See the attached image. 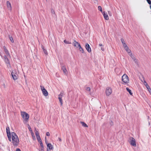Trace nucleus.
I'll return each mask as SVG.
<instances>
[{
  "instance_id": "nucleus-1",
  "label": "nucleus",
  "mask_w": 151,
  "mask_h": 151,
  "mask_svg": "<svg viewBox=\"0 0 151 151\" xmlns=\"http://www.w3.org/2000/svg\"><path fill=\"white\" fill-rule=\"evenodd\" d=\"M11 139L12 140V142L14 146H17L19 142V140L18 136L14 132L11 133Z\"/></svg>"
},
{
  "instance_id": "nucleus-2",
  "label": "nucleus",
  "mask_w": 151,
  "mask_h": 151,
  "mask_svg": "<svg viewBox=\"0 0 151 151\" xmlns=\"http://www.w3.org/2000/svg\"><path fill=\"white\" fill-rule=\"evenodd\" d=\"M21 115L24 120V123H27L28 122L29 118V115L27 113L24 111L21 112Z\"/></svg>"
},
{
  "instance_id": "nucleus-3",
  "label": "nucleus",
  "mask_w": 151,
  "mask_h": 151,
  "mask_svg": "<svg viewBox=\"0 0 151 151\" xmlns=\"http://www.w3.org/2000/svg\"><path fill=\"white\" fill-rule=\"evenodd\" d=\"M122 81L125 84H127L129 82V80L127 75L126 74H124L122 77Z\"/></svg>"
},
{
  "instance_id": "nucleus-4",
  "label": "nucleus",
  "mask_w": 151,
  "mask_h": 151,
  "mask_svg": "<svg viewBox=\"0 0 151 151\" xmlns=\"http://www.w3.org/2000/svg\"><path fill=\"white\" fill-rule=\"evenodd\" d=\"M8 57L10 58L9 57L7 56V55H4V60L8 68H11V65Z\"/></svg>"
},
{
  "instance_id": "nucleus-5",
  "label": "nucleus",
  "mask_w": 151,
  "mask_h": 151,
  "mask_svg": "<svg viewBox=\"0 0 151 151\" xmlns=\"http://www.w3.org/2000/svg\"><path fill=\"white\" fill-rule=\"evenodd\" d=\"M112 89L111 88L107 87L106 88L105 90V94L107 96H109L112 93Z\"/></svg>"
},
{
  "instance_id": "nucleus-6",
  "label": "nucleus",
  "mask_w": 151,
  "mask_h": 151,
  "mask_svg": "<svg viewBox=\"0 0 151 151\" xmlns=\"http://www.w3.org/2000/svg\"><path fill=\"white\" fill-rule=\"evenodd\" d=\"M129 142L130 145L134 147H136V145L135 139L132 137H130L129 139Z\"/></svg>"
},
{
  "instance_id": "nucleus-7",
  "label": "nucleus",
  "mask_w": 151,
  "mask_h": 151,
  "mask_svg": "<svg viewBox=\"0 0 151 151\" xmlns=\"http://www.w3.org/2000/svg\"><path fill=\"white\" fill-rule=\"evenodd\" d=\"M40 87L43 95L45 96H47L48 95V93L46 89L43 86H40Z\"/></svg>"
},
{
  "instance_id": "nucleus-8",
  "label": "nucleus",
  "mask_w": 151,
  "mask_h": 151,
  "mask_svg": "<svg viewBox=\"0 0 151 151\" xmlns=\"http://www.w3.org/2000/svg\"><path fill=\"white\" fill-rule=\"evenodd\" d=\"M45 143L47 144V151H50V150H52L53 149V147L52 145H51V143H48L46 141V138L45 137Z\"/></svg>"
},
{
  "instance_id": "nucleus-9",
  "label": "nucleus",
  "mask_w": 151,
  "mask_h": 151,
  "mask_svg": "<svg viewBox=\"0 0 151 151\" xmlns=\"http://www.w3.org/2000/svg\"><path fill=\"white\" fill-rule=\"evenodd\" d=\"M6 132L9 140L11 142V133H10V129L9 127H6Z\"/></svg>"
},
{
  "instance_id": "nucleus-10",
  "label": "nucleus",
  "mask_w": 151,
  "mask_h": 151,
  "mask_svg": "<svg viewBox=\"0 0 151 151\" xmlns=\"http://www.w3.org/2000/svg\"><path fill=\"white\" fill-rule=\"evenodd\" d=\"M12 75L13 79L14 80H17V79L18 78V75L17 73V72H12Z\"/></svg>"
},
{
  "instance_id": "nucleus-11",
  "label": "nucleus",
  "mask_w": 151,
  "mask_h": 151,
  "mask_svg": "<svg viewBox=\"0 0 151 151\" xmlns=\"http://www.w3.org/2000/svg\"><path fill=\"white\" fill-rule=\"evenodd\" d=\"M125 50L127 51V52L129 55L130 57L132 58L133 59H134V57L132 54L131 53V50L128 47H127V49H125Z\"/></svg>"
},
{
  "instance_id": "nucleus-12",
  "label": "nucleus",
  "mask_w": 151,
  "mask_h": 151,
  "mask_svg": "<svg viewBox=\"0 0 151 151\" xmlns=\"http://www.w3.org/2000/svg\"><path fill=\"white\" fill-rule=\"evenodd\" d=\"M73 44L74 46L77 49L81 46L80 43H78L76 41H74L73 42Z\"/></svg>"
},
{
  "instance_id": "nucleus-13",
  "label": "nucleus",
  "mask_w": 151,
  "mask_h": 151,
  "mask_svg": "<svg viewBox=\"0 0 151 151\" xmlns=\"http://www.w3.org/2000/svg\"><path fill=\"white\" fill-rule=\"evenodd\" d=\"M85 48L88 52H91V48L88 43H86L85 46Z\"/></svg>"
},
{
  "instance_id": "nucleus-14",
  "label": "nucleus",
  "mask_w": 151,
  "mask_h": 151,
  "mask_svg": "<svg viewBox=\"0 0 151 151\" xmlns=\"http://www.w3.org/2000/svg\"><path fill=\"white\" fill-rule=\"evenodd\" d=\"M3 48L4 51L5 52V54L6 55H7V56H8V57H9L10 58L11 56L10 55L9 53L8 50L6 49V47L5 46H4Z\"/></svg>"
},
{
  "instance_id": "nucleus-15",
  "label": "nucleus",
  "mask_w": 151,
  "mask_h": 151,
  "mask_svg": "<svg viewBox=\"0 0 151 151\" xmlns=\"http://www.w3.org/2000/svg\"><path fill=\"white\" fill-rule=\"evenodd\" d=\"M6 6L9 10H11L12 7L10 3L8 1H7L6 2Z\"/></svg>"
},
{
  "instance_id": "nucleus-16",
  "label": "nucleus",
  "mask_w": 151,
  "mask_h": 151,
  "mask_svg": "<svg viewBox=\"0 0 151 151\" xmlns=\"http://www.w3.org/2000/svg\"><path fill=\"white\" fill-rule=\"evenodd\" d=\"M61 69L65 74L67 75V74L68 71L65 66H62Z\"/></svg>"
},
{
  "instance_id": "nucleus-17",
  "label": "nucleus",
  "mask_w": 151,
  "mask_h": 151,
  "mask_svg": "<svg viewBox=\"0 0 151 151\" xmlns=\"http://www.w3.org/2000/svg\"><path fill=\"white\" fill-rule=\"evenodd\" d=\"M104 19L106 20H108L109 19V17L107 14L106 13L104 12L102 13Z\"/></svg>"
},
{
  "instance_id": "nucleus-18",
  "label": "nucleus",
  "mask_w": 151,
  "mask_h": 151,
  "mask_svg": "<svg viewBox=\"0 0 151 151\" xmlns=\"http://www.w3.org/2000/svg\"><path fill=\"white\" fill-rule=\"evenodd\" d=\"M62 96H63V94L62 93H60L58 96V98L61 104V105H62V104H63V101L62 99Z\"/></svg>"
},
{
  "instance_id": "nucleus-19",
  "label": "nucleus",
  "mask_w": 151,
  "mask_h": 151,
  "mask_svg": "<svg viewBox=\"0 0 151 151\" xmlns=\"http://www.w3.org/2000/svg\"><path fill=\"white\" fill-rule=\"evenodd\" d=\"M78 49L79 50L80 52L82 53H84V52L83 49L81 47V46L79 47Z\"/></svg>"
},
{
  "instance_id": "nucleus-20",
  "label": "nucleus",
  "mask_w": 151,
  "mask_h": 151,
  "mask_svg": "<svg viewBox=\"0 0 151 151\" xmlns=\"http://www.w3.org/2000/svg\"><path fill=\"white\" fill-rule=\"evenodd\" d=\"M127 91L129 93V94L131 95H132V92L131 90H130L128 88H126Z\"/></svg>"
},
{
  "instance_id": "nucleus-21",
  "label": "nucleus",
  "mask_w": 151,
  "mask_h": 151,
  "mask_svg": "<svg viewBox=\"0 0 151 151\" xmlns=\"http://www.w3.org/2000/svg\"><path fill=\"white\" fill-rule=\"evenodd\" d=\"M81 123L82 124V125L83 126V127H88V125L86 123H85L84 122H81Z\"/></svg>"
},
{
  "instance_id": "nucleus-22",
  "label": "nucleus",
  "mask_w": 151,
  "mask_h": 151,
  "mask_svg": "<svg viewBox=\"0 0 151 151\" xmlns=\"http://www.w3.org/2000/svg\"><path fill=\"white\" fill-rule=\"evenodd\" d=\"M42 49L43 50V51L44 53L46 55H47V50L44 49L43 46H42Z\"/></svg>"
},
{
  "instance_id": "nucleus-23",
  "label": "nucleus",
  "mask_w": 151,
  "mask_h": 151,
  "mask_svg": "<svg viewBox=\"0 0 151 151\" xmlns=\"http://www.w3.org/2000/svg\"><path fill=\"white\" fill-rule=\"evenodd\" d=\"M35 134L36 135V136L40 135L39 132H38V131H37V130L36 129H35Z\"/></svg>"
},
{
  "instance_id": "nucleus-24",
  "label": "nucleus",
  "mask_w": 151,
  "mask_h": 151,
  "mask_svg": "<svg viewBox=\"0 0 151 151\" xmlns=\"http://www.w3.org/2000/svg\"><path fill=\"white\" fill-rule=\"evenodd\" d=\"M38 142L42 141L41 139L40 136V135L36 136Z\"/></svg>"
},
{
  "instance_id": "nucleus-25",
  "label": "nucleus",
  "mask_w": 151,
  "mask_h": 151,
  "mask_svg": "<svg viewBox=\"0 0 151 151\" xmlns=\"http://www.w3.org/2000/svg\"><path fill=\"white\" fill-rule=\"evenodd\" d=\"M39 142V143L40 144V148H44V146L43 145V144L42 142V141H40Z\"/></svg>"
},
{
  "instance_id": "nucleus-26",
  "label": "nucleus",
  "mask_w": 151,
  "mask_h": 151,
  "mask_svg": "<svg viewBox=\"0 0 151 151\" xmlns=\"http://www.w3.org/2000/svg\"><path fill=\"white\" fill-rule=\"evenodd\" d=\"M98 9L102 13L103 12L102 7L101 6H98Z\"/></svg>"
},
{
  "instance_id": "nucleus-27",
  "label": "nucleus",
  "mask_w": 151,
  "mask_h": 151,
  "mask_svg": "<svg viewBox=\"0 0 151 151\" xmlns=\"http://www.w3.org/2000/svg\"><path fill=\"white\" fill-rule=\"evenodd\" d=\"M31 133V135L32 136V138H33V140H35V136H34V134L33 133V132H32Z\"/></svg>"
},
{
  "instance_id": "nucleus-28",
  "label": "nucleus",
  "mask_w": 151,
  "mask_h": 151,
  "mask_svg": "<svg viewBox=\"0 0 151 151\" xmlns=\"http://www.w3.org/2000/svg\"><path fill=\"white\" fill-rule=\"evenodd\" d=\"M121 40L123 45L126 43L123 39H121Z\"/></svg>"
},
{
  "instance_id": "nucleus-29",
  "label": "nucleus",
  "mask_w": 151,
  "mask_h": 151,
  "mask_svg": "<svg viewBox=\"0 0 151 151\" xmlns=\"http://www.w3.org/2000/svg\"><path fill=\"white\" fill-rule=\"evenodd\" d=\"M123 46L124 47V49H126L127 48V47H128V46H127V44L125 43L123 45Z\"/></svg>"
},
{
  "instance_id": "nucleus-30",
  "label": "nucleus",
  "mask_w": 151,
  "mask_h": 151,
  "mask_svg": "<svg viewBox=\"0 0 151 151\" xmlns=\"http://www.w3.org/2000/svg\"><path fill=\"white\" fill-rule=\"evenodd\" d=\"M64 42L66 44H70V42L69 41H66V40H65L64 41Z\"/></svg>"
},
{
  "instance_id": "nucleus-31",
  "label": "nucleus",
  "mask_w": 151,
  "mask_h": 151,
  "mask_svg": "<svg viewBox=\"0 0 151 151\" xmlns=\"http://www.w3.org/2000/svg\"><path fill=\"white\" fill-rule=\"evenodd\" d=\"M86 90L87 91H90L91 90V89L89 87H87L86 88Z\"/></svg>"
},
{
  "instance_id": "nucleus-32",
  "label": "nucleus",
  "mask_w": 151,
  "mask_h": 151,
  "mask_svg": "<svg viewBox=\"0 0 151 151\" xmlns=\"http://www.w3.org/2000/svg\"><path fill=\"white\" fill-rule=\"evenodd\" d=\"M9 39H10V41H11V42H14V40H13V38L12 37H9Z\"/></svg>"
},
{
  "instance_id": "nucleus-33",
  "label": "nucleus",
  "mask_w": 151,
  "mask_h": 151,
  "mask_svg": "<svg viewBox=\"0 0 151 151\" xmlns=\"http://www.w3.org/2000/svg\"><path fill=\"white\" fill-rule=\"evenodd\" d=\"M28 129H29V131H30V132L31 133L32 132H33L32 130L31 129V128L30 126H29L28 127Z\"/></svg>"
},
{
  "instance_id": "nucleus-34",
  "label": "nucleus",
  "mask_w": 151,
  "mask_h": 151,
  "mask_svg": "<svg viewBox=\"0 0 151 151\" xmlns=\"http://www.w3.org/2000/svg\"><path fill=\"white\" fill-rule=\"evenodd\" d=\"M146 88H147V89H148V91H149L150 89H151L150 87L148 85H147V86H146Z\"/></svg>"
},
{
  "instance_id": "nucleus-35",
  "label": "nucleus",
  "mask_w": 151,
  "mask_h": 151,
  "mask_svg": "<svg viewBox=\"0 0 151 151\" xmlns=\"http://www.w3.org/2000/svg\"><path fill=\"white\" fill-rule=\"evenodd\" d=\"M50 133L49 132H47L46 133V135L47 136H50Z\"/></svg>"
},
{
  "instance_id": "nucleus-36",
  "label": "nucleus",
  "mask_w": 151,
  "mask_h": 151,
  "mask_svg": "<svg viewBox=\"0 0 151 151\" xmlns=\"http://www.w3.org/2000/svg\"><path fill=\"white\" fill-rule=\"evenodd\" d=\"M146 0L147 1V2L149 4H151V1H150V0Z\"/></svg>"
},
{
  "instance_id": "nucleus-37",
  "label": "nucleus",
  "mask_w": 151,
  "mask_h": 151,
  "mask_svg": "<svg viewBox=\"0 0 151 151\" xmlns=\"http://www.w3.org/2000/svg\"><path fill=\"white\" fill-rule=\"evenodd\" d=\"M51 13L52 14H54L55 13V11L54 10L52 9L51 10Z\"/></svg>"
},
{
  "instance_id": "nucleus-38",
  "label": "nucleus",
  "mask_w": 151,
  "mask_h": 151,
  "mask_svg": "<svg viewBox=\"0 0 151 151\" xmlns=\"http://www.w3.org/2000/svg\"><path fill=\"white\" fill-rule=\"evenodd\" d=\"M144 85L145 86H147V85H148L147 83L145 81H144Z\"/></svg>"
},
{
  "instance_id": "nucleus-39",
  "label": "nucleus",
  "mask_w": 151,
  "mask_h": 151,
  "mask_svg": "<svg viewBox=\"0 0 151 151\" xmlns=\"http://www.w3.org/2000/svg\"><path fill=\"white\" fill-rule=\"evenodd\" d=\"M39 151H44V148H40V149Z\"/></svg>"
},
{
  "instance_id": "nucleus-40",
  "label": "nucleus",
  "mask_w": 151,
  "mask_h": 151,
  "mask_svg": "<svg viewBox=\"0 0 151 151\" xmlns=\"http://www.w3.org/2000/svg\"><path fill=\"white\" fill-rule=\"evenodd\" d=\"M101 50L103 51H104V49L103 47H101Z\"/></svg>"
},
{
  "instance_id": "nucleus-41",
  "label": "nucleus",
  "mask_w": 151,
  "mask_h": 151,
  "mask_svg": "<svg viewBox=\"0 0 151 151\" xmlns=\"http://www.w3.org/2000/svg\"><path fill=\"white\" fill-rule=\"evenodd\" d=\"M58 139L59 141L60 142H61V141L62 140H61V138H60L59 137L58 138Z\"/></svg>"
},
{
  "instance_id": "nucleus-42",
  "label": "nucleus",
  "mask_w": 151,
  "mask_h": 151,
  "mask_svg": "<svg viewBox=\"0 0 151 151\" xmlns=\"http://www.w3.org/2000/svg\"><path fill=\"white\" fill-rule=\"evenodd\" d=\"M16 151H21V150L17 148L16 149Z\"/></svg>"
},
{
  "instance_id": "nucleus-43",
  "label": "nucleus",
  "mask_w": 151,
  "mask_h": 151,
  "mask_svg": "<svg viewBox=\"0 0 151 151\" xmlns=\"http://www.w3.org/2000/svg\"><path fill=\"white\" fill-rule=\"evenodd\" d=\"M148 91L151 95V89L149 90Z\"/></svg>"
},
{
  "instance_id": "nucleus-44",
  "label": "nucleus",
  "mask_w": 151,
  "mask_h": 151,
  "mask_svg": "<svg viewBox=\"0 0 151 151\" xmlns=\"http://www.w3.org/2000/svg\"><path fill=\"white\" fill-rule=\"evenodd\" d=\"M108 14H109V15H110V11H108Z\"/></svg>"
},
{
  "instance_id": "nucleus-45",
  "label": "nucleus",
  "mask_w": 151,
  "mask_h": 151,
  "mask_svg": "<svg viewBox=\"0 0 151 151\" xmlns=\"http://www.w3.org/2000/svg\"><path fill=\"white\" fill-rule=\"evenodd\" d=\"M99 45L100 46H102V45L101 44H99Z\"/></svg>"
}]
</instances>
